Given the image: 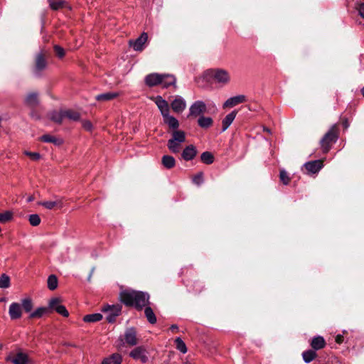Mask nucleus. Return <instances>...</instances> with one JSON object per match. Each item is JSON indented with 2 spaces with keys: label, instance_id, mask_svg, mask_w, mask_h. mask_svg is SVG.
I'll return each instance as SVG.
<instances>
[{
  "label": "nucleus",
  "instance_id": "nucleus-38",
  "mask_svg": "<svg viewBox=\"0 0 364 364\" xmlns=\"http://www.w3.org/2000/svg\"><path fill=\"white\" fill-rule=\"evenodd\" d=\"M47 284H48V288L50 290H52V291L55 290L58 287V279H57L56 276L54 274L50 275L48 278Z\"/></svg>",
  "mask_w": 364,
  "mask_h": 364
},
{
  "label": "nucleus",
  "instance_id": "nucleus-1",
  "mask_svg": "<svg viewBox=\"0 0 364 364\" xmlns=\"http://www.w3.org/2000/svg\"><path fill=\"white\" fill-rule=\"evenodd\" d=\"M119 298L126 306L141 310L149 304V295L144 291L125 289L120 292Z\"/></svg>",
  "mask_w": 364,
  "mask_h": 364
},
{
  "label": "nucleus",
  "instance_id": "nucleus-32",
  "mask_svg": "<svg viewBox=\"0 0 364 364\" xmlns=\"http://www.w3.org/2000/svg\"><path fill=\"white\" fill-rule=\"evenodd\" d=\"M102 318V315L100 313L85 315L83 317V321L86 323H95L100 321Z\"/></svg>",
  "mask_w": 364,
  "mask_h": 364
},
{
  "label": "nucleus",
  "instance_id": "nucleus-23",
  "mask_svg": "<svg viewBox=\"0 0 364 364\" xmlns=\"http://www.w3.org/2000/svg\"><path fill=\"white\" fill-rule=\"evenodd\" d=\"M49 118L55 123L61 124L65 119L64 110L53 111L50 112Z\"/></svg>",
  "mask_w": 364,
  "mask_h": 364
},
{
  "label": "nucleus",
  "instance_id": "nucleus-56",
  "mask_svg": "<svg viewBox=\"0 0 364 364\" xmlns=\"http://www.w3.org/2000/svg\"><path fill=\"white\" fill-rule=\"evenodd\" d=\"M1 122H2V119H1V117H0V127H1Z\"/></svg>",
  "mask_w": 364,
  "mask_h": 364
},
{
  "label": "nucleus",
  "instance_id": "nucleus-35",
  "mask_svg": "<svg viewBox=\"0 0 364 364\" xmlns=\"http://www.w3.org/2000/svg\"><path fill=\"white\" fill-rule=\"evenodd\" d=\"M145 310H144V314H145V316L148 320V321L151 323V324H154L156 322V317L152 310V309L149 306H145Z\"/></svg>",
  "mask_w": 364,
  "mask_h": 364
},
{
  "label": "nucleus",
  "instance_id": "nucleus-26",
  "mask_svg": "<svg viewBox=\"0 0 364 364\" xmlns=\"http://www.w3.org/2000/svg\"><path fill=\"white\" fill-rule=\"evenodd\" d=\"M118 95L117 92H109L97 95L95 99L97 101L107 102L116 98Z\"/></svg>",
  "mask_w": 364,
  "mask_h": 364
},
{
  "label": "nucleus",
  "instance_id": "nucleus-39",
  "mask_svg": "<svg viewBox=\"0 0 364 364\" xmlns=\"http://www.w3.org/2000/svg\"><path fill=\"white\" fill-rule=\"evenodd\" d=\"M21 305L22 310L23 309L26 312H30L33 306L32 300L30 298L23 299Z\"/></svg>",
  "mask_w": 364,
  "mask_h": 364
},
{
  "label": "nucleus",
  "instance_id": "nucleus-41",
  "mask_svg": "<svg viewBox=\"0 0 364 364\" xmlns=\"http://www.w3.org/2000/svg\"><path fill=\"white\" fill-rule=\"evenodd\" d=\"M200 159L205 164H211L214 161V157L210 152L205 151L200 155Z\"/></svg>",
  "mask_w": 364,
  "mask_h": 364
},
{
  "label": "nucleus",
  "instance_id": "nucleus-52",
  "mask_svg": "<svg viewBox=\"0 0 364 364\" xmlns=\"http://www.w3.org/2000/svg\"><path fill=\"white\" fill-rule=\"evenodd\" d=\"M170 329H171V331H176V330H178V326H177V325H176V324H173V325H171V326Z\"/></svg>",
  "mask_w": 364,
  "mask_h": 364
},
{
  "label": "nucleus",
  "instance_id": "nucleus-50",
  "mask_svg": "<svg viewBox=\"0 0 364 364\" xmlns=\"http://www.w3.org/2000/svg\"><path fill=\"white\" fill-rule=\"evenodd\" d=\"M357 9L359 12V14L360 15L361 17H363L364 18V3L363 4H360L358 7H357Z\"/></svg>",
  "mask_w": 364,
  "mask_h": 364
},
{
  "label": "nucleus",
  "instance_id": "nucleus-25",
  "mask_svg": "<svg viewBox=\"0 0 364 364\" xmlns=\"http://www.w3.org/2000/svg\"><path fill=\"white\" fill-rule=\"evenodd\" d=\"M162 165L167 169H171L176 166L175 159L170 155H164L161 159Z\"/></svg>",
  "mask_w": 364,
  "mask_h": 364
},
{
  "label": "nucleus",
  "instance_id": "nucleus-11",
  "mask_svg": "<svg viewBox=\"0 0 364 364\" xmlns=\"http://www.w3.org/2000/svg\"><path fill=\"white\" fill-rule=\"evenodd\" d=\"M124 341L127 344L134 346L138 344L136 331L134 328H127L124 332Z\"/></svg>",
  "mask_w": 364,
  "mask_h": 364
},
{
  "label": "nucleus",
  "instance_id": "nucleus-34",
  "mask_svg": "<svg viewBox=\"0 0 364 364\" xmlns=\"http://www.w3.org/2000/svg\"><path fill=\"white\" fill-rule=\"evenodd\" d=\"M48 311V308L46 307H39L36 309L34 311L31 312L29 318H39L42 317L44 314H46Z\"/></svg>",
  "mask_w": 364,
  "mask_h": 364
},
{
  "label": "nucleus",
  "instance_id": "nucleus-53",
  "mask_svg": "<svg viewBox=\"0 0 364 364\" xmlns=\"http://www.w3.org/2000/svg\"><path fill=\"white\" fill-rule=\"evenodd\" d=\"M34 200V197L33 196H30L29 197H28L27 198V202L30 203L31 201H33Z\"/></svg>",
  "mask_w": 364,
  "mask_h": 364
},
{
  "label": "nucleus",
  "instance_id": "nucleus-3",
  "mask_svg": "<svg viewBox=\"0 0 364 364\" xmlns=\"http://www.w3.org/2000/svg\"><path fill=\"white\" fill-rule=\"evenodd\" d=\"M338 138L336 125L323 136L321 140V146L324 153H327L333 143L336 142Z\"/></svg>",
  "mask_w": 364,
  "mask_h": 364
},
{
  "label": "nucleus",
  "instance_id": "nucleus-6",
  "mask_svg": "<svg viewBox=\"0 0 364 364\" xmlns=\"http://www.w3.org/2000/svg\"><path fill=\"white\" fill-rule=\"evenodd\" d=\"M206 110L207 107L205 103L201 100H198L191 105L189 108V116L193 117H200V116H203Z\"/></svg>",
  "mask_w": 364,
  "mask_h": 364
},
{
  "label": "nucleus",
  "instance_id": "nucleus-48",
  "mask_svg": "<svg viewBox=\"0 0 364 364\" xmlns=\"http://www.w3.org/2000/svg\"><path fill=\"white\" fill-rule=\"evenodd\" d=\"M54 50H55V52L56 53V55L59 57V58H63L64 55H65V51H64V49L63 48H61L60 46H54Z\"/></svg>",
  "mask_w": 364,
  "mask_h": 364
},
{
  "label": "nucleus",
  "instance_id": "nucleus-20",
  "mask_svg": "<svg viewBox=\"0 0 364 364\" xmlns=\"http://www.w3.org/2000/svg\"><path fill=\"white\" fill-rule=\"evenodd\" d=\"M38 95L36 92H31L25 98V103L30 107H35L38 105Z\"/></svg>",
  "mask_w": 364,
  "mask_h": 364
},
{
  "label": "nucleus",
  "instance_id": "nucleus-49",
  "mask_svg": "<svg viewBox=\"0 0 364 364\" xmlns=\"http://www.w3.org/2000/svg\"><path fill=\"white\" fill-rule=\"evenodd\" d=\"M82 127L87 131H91L92 129V124L91 122L85 120L82 122Z\"/></svg>",
  "mask_w": 364,
  "mask_h": 364
},
{
  "label": "nucleus",
  "instance_id": "nucleus-43",
  "mask_svg": "<svg viewBox=\"0 0 364 364\" xmlns=\"http://www.w3.org/2000/svg\"><path fill=\"white\" fill-rule=\"evenodd\" d=\"M13 218V213L11 211L0 213V223H5L10 221Z\"/></svg>",
  "mask_w": 364,
  "mask_h": 364
},
{
  "label": "nucleus",
  "instance_id": "nucleus-5",
  "mask_svg": "<svg viewBox=\"0 0 364 364\" xmlns=\"http://www.w3.org/2000/svg\"><path fill=\"white\" fill-rule=\"evenodd\" d=\"M48 309L54 310L64 317L69 316V313L65 306L61 304V299L59 297H53L49 301Z\"/></svg>",
  "mask_w": 364,
  "mask_h": 364
},
{
  "label": "nucleus",
  "instance_id": "nucleus-40",
  "mask_svg": "<svg viewBox=\"0 0 364 364\" xmlns=\"http://www.w3.org/2000/svg\"><path fill=\"white\" fill-rule=\"evenodd\" d=\"M303 359L305 363H309L311 362L316 356V353L313 350H309L306 351H304L302 353Z\"/></svg>",
  "mask_w": 364,
  "mask_h": 364
},
{
  "label": "nucleus",
  "instance_id": "nucleus-45",
  "mask_svg": "<svg viewBox=\"0 0 364 364\" xmlns=\"http://www.w3.org/2000/svg\"><path fill=\"white\" fill-rule=\"evenodd\" d=\"M280 181L284 184L287 185L290 182V178L284 170H281L279 173Z\"/></svg>",
  "mask_w": 364,
  "mask_h": 364
},
{
  "label": "nucleus",
  "instance_id": "nucleus-14",
  "mask_svg": "<svg viewBox=\"0 0 364 364\" xmlns=\"http://www.w3.org/2000/svg\"><path fill=\"white\" fill-rule=\"evenodd\" d=\"M13 364H28L30 362L28 355L23 352H18L8 359Z\"/></svg>",
  "mask_w": 364,
  "mask_h": 364
},
{
  "label": "nucleus",
  "instance_id": "nucleus-54",
  "mask_svg": "<svg viewBox=\"0 0 364 364\" xmlns=\"http://www.w3.org/2000/svg\"><path fill=\"white\" fill-rule=\"evenodd\" d=\"M343 125H344L345 128H348V122H347V121H345V122H343Z\"/></svg>",
  "mask_w": 364,
  "mask_h": 364
},
{
  "label": "nucleus",
  "instance_id": "nucleus-8",
  "mask_svg": "<svg viewBox=\"0 0 364 364\" xmlns=\"http://www.w3.org/2000/svg\"><path fill=\"white\" fill-rule=\"evenodd\" d=\"M121 306L119 305H106L102 308V311L108 314L107 320L109 323H112L115 321L121 312Z\"/></svg>",
  "mask_w": 364,
  "mask_h": 364
},
{
  "label": "nucleus",
  "instance_id": "nucleus-12",
  "mask_svg": "<svg viewBox=\"0 0 364 364\" xmlns=\"http://www.w3.org/2000/svg\"><path fill=\"white\" fill-rule=\"evenodd\" d=\"M152 100L154 101L155 104L157 105L159 109L161 112V114L163 117L169 114V105L164 99L162 98L161 96H156V97H153Z\"/></svg>",
  "mask_w": 364,
  "mask_h": 364
},
{
  "label": "nucleus",
  "instance_id": "nucleus-46",
  "mask_svg": "<svg viewBox=\"0 0 364 364\" xmlns=\"http://www.w3.org/2000/svg\"><path fill=\"white\" fill-rule=\"evenodd\" d=\"M193 182L196 185H200L203 182V174L202 172L198 173L193 178Z\"/></svg>",
  "mask_w": 364,
  "mask_h": 364
},
{
  "label": "nucleus",
  "instance_id": "nucleus-36",
  "mask_svg": "<svg viewBox=\"0 0 364 364\" xmlns=\"http://www.w3.org/2000/svg\"><path fill=\"white\" fill-rule=\"evenodd\" d=\"M65 118L71 121H78L80 119V114L71 109L64 110Z\"/></svg>",
  "mask_w": 364,
  "mask_h": 364
},
{
  "label": "nucleus",
  "instance_id": "nucleus-28",
  "mask_svg": "<svg viewBox=\"0 0 364 364\" xmlns=\"http://www.w3.org/2000/svg\"><path fill=\"white\" fill-rule=\"evenodd\" d=\"M38 205H41L48 210H52V209L55 208V207H57L58 208H61L63 206L62 202L60 200H55V201L39 202Z\"/></svg>",
  "mask_w": 364,
  "mask_h": 364
},
{
  "label": "nucleus",
  "instance_id": "nucleus-47",
  "mask_svg": "<svg viewBox=\"0 0 364 364\" xmlns=\"http://www.w3.org/2000/svg\"><path fill=\"white\" fill-rule=\"evenodd\" d=\"M23 154L28 156H29L33 161H38L41 158L40 154L37 152H31L28 151H25Z\"/></svg>",
  "mask_w": 364,
  "mask_h": 364
},
{
  "label": "nucleus",
  "instance_id": "nucleus-18",
  "mask_svg": "<svg viewBox=\"0 0 364 364\" xmlns=\"http://www.w3.org/2000/svg\"><path fill=\"white\" fill-rule=\"evenodd\" d=\"M122 355L119 353H112L109 356L105 358L101 364H122Z\"/></svg>",
  "mask_w": 364,
  "mask_h": 364
},
{
  "label": "nucleus",
  "instance_id": "nucleus-30",
  "mask_svg": "<svg viewBox=\"0 0 364 364\" xmlns=\"http://www.w3.org/2000/svg\"><path fill=\"white\" fill-rule=\"evenodd\" d=\"M46 67V61L42 54H38L36 60V72L39 73Z\"/></svg>",
  "mask_w": 364,
  "mask_h": 364
},
{
  "label": "nucleus",
  "instance_id": "nucleus-21",
  "mask_svg": "<svg viewBox=\"0 0 364 364\" xmlns=\"http://www.w3.org/2000/svg\"><path fill=\"white\" fill-rule=\"evenodd\" d=\"M326 346V341L324 338L322 336H318L314 338H313L311 346L312 348L315 350H318L320 349H322Z\"/></svg>",
  "mask_w": 364,
  "mask_h": 364
},
{
  "label": "nucleus",
  "instance_id": "nucleus-42",
  "mask_svg": "<svg viewBox=\"0 0 364 364\" xmlns=\"http://www.w3.org/2000/svg\"><path fill=\"white\" fill-rule=\"evenodd\" d=\"M175 343L176 348L181 352L182 353H186L187 352V347L186 343L182 341V339L179 337L176 338L175 340Z\"/></svg>",
  "mask_w": 364,
  "mask_h": 364
},
{
  "label": "nucleus",
  "instance_id": "nucleus-29",
  "mask_svg": "<svg viewBox=\"0 0 364 364\" xmlns=\"http://www.w3.org/2000/svg\"><path fill=\"white\" fill-rule=\"evenodd\" d=\"M49 5L53 10H58L62 8H68V3L64 0H48Z\"/></svg>",
  "mask_w": 364,
  "mask_h": 364
},
{
  "label": "nucleus",
  "instance_id": "nucleus-58",
  "mask_svg": "<svg viewBox=\"0 0 364 364\" xmlns=\"http://www.w3.org/2000/svg\"><path fill=\"white\" fill-rule=\"evenodd\" d=\"M186 364H191V363H186Z\"/></svg>",
  "mask_w": 364,
  "mask_h": 364
},
{
  "label": "nucleus",
  "instance_id": "nucleus-15",
  "mask_svg": "<svg viewBox=\"0 0 364 364\" xmlns=\"http://www.w3.org/2000/svg\"><path fill=\"white\" fill-rule=\"evenodd\" d=\"M304 167L309 173H316L323 167V161L322 160H315V161L306 162L304 164Z\"/></svg>",
  "mask_w": 364,
  "mask_h": 364
},
{
  "label": "nucleus",
  "instance_id": "nucleus-9",
  "mask_svg": "<svg viewBox=\"0 0 364 364\" xmlns=\"http://www.w3.org/2000/svg\"><path fill=\"white\" fill-rule=\"evenodd\" d=\"M148 35L146 33H142L141 35L134 41H129V44L136 51H141L144 49V46L147 41Z\"/></svg>",
  "mask_w": 364,
  "mask_h": 364
},
{
  "label": "nucleus",
  "instance_id": "nucleus-7",
  "mask_svg": "<svg viewBox=\"0 0 364 364\" xmlns=\"http://www.w3.org/2000/svg\"><path fill=\"white\" fill-rule=\"evenodd\" d=\"M213 78L216 82L222 85H226L230 80L229 73L223 69H216L213 70Z\"/></svg>",
  "mask_w": 364,
  "mask_h": 364
},
{
  "label": "nucleus",
  "instance_id": "nucleus-17",
  "mask_svg": "<svg viewBox=\"0 0 364 364\" xmlns=\"http://www.w3.org/2000/svg\"><path fill=\"white\" fill-rule=\"evenodd\" d=\"M246 101V97L243 95H237L230 97L223 104V107H232L238 104L245 102Z\"/></svg>",
  "mask_w": 364,
  "mask_h": 364
},
{
  "label": "nucleus",
  "instance_id": "nucleus-16",
  "mask_svg": "<svg viewBox=\"0 0 364 364\" xmlns=\"http://www.w3.org/2000/svg\"><path fill=\"white\" fill-rule=\"evenodd\" d=\"M197 149L194 145L187 146L182 151L181 156L185 161L193 160L197 155Z\"/></svg>",
  "mask_w": 364,
  "mask_h": 364
},
{
  "label": "nucleus",
  "instance_id": "nucleus-2",
  "mask_svg": "<svg viewBox=\"0 0 364 364\" xmlns=\"http://www.w3.org/2000/svg\"><path fill=\"white\" fill-rule=\"evenodd\" d=\"M145 83L149 87L161 85L163 87H168L176 84V77L169 74L151 73L145 77Z\"/></svg>",
  "mask_w": 364,
  "mask_h": 364
},
{
  "label": "nucleus",
  "instance_id": "nucleus-10",
  "mask_svg": "<svg viewBox=\"0 0 364 364\" xmlns=\"http://www.w3.org/2000/svg\"><path fill=\"white\" fill-rule=\"evenodd\" d=\"M9 314L11 320H17L21 318L23 310L21 304L13 302L10 304Z\"/></svg>",
  "mask_w": 364,
  "mask_h": 364
},
{
  "label": "nucleus",
  "instance_id": "nucleus-37",
  "mask_svg": "<svg viewBox=\"0 0 364 364\" xmlns=\"http://www.w3.org/2000/svg\"><path fill=\"white\" fill-rule=\"evenodd\" d=\"M11 286V279L9 276L6 274L0 275V288L8 289Z\"/></svg>",
  "mask_w": 364,
  "mask_h": 364
},
{
  "label": "nucleus",
  "instance_id": "nucleus-4",
  "mask_svg": "<svg viewBox=\"0 0 364 364\" xmlns=\"http://www.w3.org/2000/svg\"><path fill=\"white\" fill-rule=\"evenodd\" d=\"M129 356L135 360H139L142 363L149 361V351L144 346L135 347L129 352Z\"/></svg>",
  "mask_w": 364,
  "mask_h": 364
},
{
  "label": "nucleus",
  "instance_id": "nucleus-22",
  "mask_svg": "<svg viewBox=\"0 0 364 364\" xmlns=\"http://www.w3.org/2000/svg\"><path fill=\"white\" fill-rule=\"evenodd\" d=\"M41 140L46 143H52L56 146H60L63 143V140L60 138L55 137L50 134H44L41 136Z\"/></svg>",
  "mask_w": 364,
  "mask_h": 364
},
{
  "label": "nucleus",
  "instance_id": "nucleus-31",
  "mask_svg": "<svg viewBox=\"0 0 364 364\" xmlns=\"http://www.w3.org/2000/svg\"><path fill=\"white\" fill-rule=\"evenodd\" d=\"M198 124L199 127L203 129L209 128L213 124V119L209 117L200 116L198 120Z\"/></svg>",
  "mask_w": 364,
  "mask_h": 364
},
{
  "label": "nucleus",
  "instance_id": "nucleus-19",
  "mask_svg": "<svg viewBox=\"0 0 364 364\" xmlns=\"http://www.w3.org/2000/svg\"><path fill=\"white\" fill-rule=\"evenodd\" d=\"M237 114V112L236 110H233L226 115L222 121V132H225L230 126L235 119Z\"/></svg>",
  "mask_w": 364,
  "mask_h": 364
},
{
  "label": "nucleus",
  "instance_id": "nucleus-13",
  "mask_svg": "<svg viewBox=\"0 0 364 364\" xmlns=\"http://www.w3.org/2000/svg\"><path fill=\"white\" fill-rule=\"evenodd\" d=\"M171 106L174 112L181 113L186 107V102L181 96L177 95L171 102Z\"/></svg>",
  "mask_w": 364,
  "mask_h": 364
},
{
  "label": "nucleus",
  "instance_id": "nucleus-27",
  "mask_svg": "<svg viewBox=\"0 0 364 364\" xmlns=\"http://www.w3.org/2000/svg\"><path fill=\"white\" fill-rule=\"evenodd\" d=\"M181 144L180 142L175 141L173 139L171 138L168 140L167 146L169 151L173 154L178 153L181 148Z\"/></svg>",
  "mask_w": 364,
  "mask_h": 364
},
{
  "label": "nucleus",
  "instance_id": "nucleus-57",
  "mask_svg": "<svg viewBox=\"0 0 364 364\" xmlns=\"http://www.w3.org/2000/svg\"><path fill=\"white\" fill-rule=\"evenodd\" d=\"M1 347V345L0 344V348Z\"/></svg>",
  "mask_w": 364,
  "mask_h": 364
},
{
  "label": "nucleus",
  "instance_id": "nucleus-44",
  "mask_svg": "<svg viewBox=\"0 0 364 364\" xmlns=\"http://www.w3.org/2000/svg\"><path fill=\"white\" fill-rule=\"evenodd\" d=\"M29 223L33 226H37L41 223V218L38 214H32L29 215Z\"/></svg>",
  "mask_w": 364,
  "mask_h": 364
},
{
  "label": "nucleus",
  "instance_id": "nucleus-33",
  "mask_svg": "<svg viewBox=\"0 0 364 364\" xmlns=\"http://www.w3.org/2000/svg\"><path fill=\"white\" fill-rule=\"evenodd\" d=\"M171 138L175 141L183 144L186 141V134L183 131L181 130H174L172 132Z\"/></svg>",
  "mask_w": 364,
  "mask_h": 364
},
{
  "label": "nucleus",
  "instance_id": "nucleus-51",
  "mask_svg": "<svg viewBox=\"0 0 364 364\" xmlns=\"http://www.w3.org/2000/svg\"><path fill=\"white\" fill-rule=\"evenodd\" d=\"M343 341V336L341 335H338L336 338V341L338 343H341Z\"/></svg>",
  "mask_w": 364,
  "mask_h": 364
},
{
  "label": "nucleus",
  "instance_id": "nucleus-24",
  "mask_svg": "<svg viewBox=\"0 0 364 364\" xmlns=\"http://www.w3.org/2000/svg\"><path fill=\"white\" fill-rule=\"evenodd\" d=\"M164 122L168 124L169 128L177 129L179 127V122L176 118L171 116L169 114L163 117Z\"/></svg>",
  "mask_w": 364,
  "mask_h": 364
},
{
  "label": "nucleus",
  "instance_id": "nucleus-55",
  "mask_svg": "<svg viewBox=\"0 0 364 364\" xmlns=\"http://www.w3.org/2000/svg\"><path fill=\"white\" fill-rule=\"evenodd\" d=\"M361 93L363 96L364 97V87L361 89Z\"/></svg>",
  "mask_w": 364,
  "mask_h": 364
}]
</instances>
